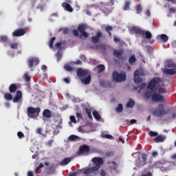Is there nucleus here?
<instances>
[{
	"label": "nucleus",
	"instance_id": "obj_1",
	"mask_svg": "<svg viewBox=\"0 0 176 176\" xmlns=\"http://www.w3.org/2000/svg\"><path fill=\"white\" fill-rule=\"evenodd\" d=\"M162 82H163V80L161 79L160 77H154L148 84V90H151V91H153V90H157L158 89V94L167 93L166 89L160 87V83H162Z\"/></svg>",
	"mask_w": 176,
	"mask_h": 176
},
{
	"label": "nucleus",
	"instance_id": "obj_2",
	"mask_svg": "<svg viewBox=\"0 0 176 176\" xmlns=\"http://www.w3.org/2000/svg\"><path fill=\"white\" fill-rule=\"evenodd\" d=\"M76 72L78 78L83 85H89L90 82H91V75L89 70L78 68Z\"/></svg>",
	"mask_w": 176,
	"mask_h": 176
},
{
	"label": "nucleus",
	"instance_id": "obj_3",
	"mask_svg": "<svg viewBox=\"0 0 176 176\" xmlns=\"http://www.w3.org/2000/svg\"><path fill=\"white\" fill-rule=\"evenodd\" d=\"M87 26L85 24H80L78 27V30H73V34L74 36L79 37L80 32V38H89V33L86 32V30Z\"/></svg>",
	"mask_w": 176,
	"mask_h": 176
},
{
	"label": "nucleus",
	"instance_id": "obj_4",
	"mask_svg": "<svg viewBox=\"0 0 176 176\" xmlns=\"http://www.w3.org/2000/svg\"><path fill=\"white\" fill-rule=\"evenodd\" d=\"M131 31L135 34H137L138 35H140V36L145 35L146 39H152V33H151L149 31L145 32L144 30L135 26L131 28Z\"/></svg>",
	"mask_w": 176,
	"mask_h": 176
},
{
	"label": "nucleus",
	"instance_id": "obj_5",
	"mask_svg": "<svg viewBox=\"0 0 176 176\" xmlns=\"http://www.w3.org/2000/svg\"><path fill=\"white\" fill-rule=\"evenodd\" d=\"M39 113H41V107H29L27 109L28 116L32 119H36L39 116Z\"/></svg>",
	"mask_w": 176,
	"mask_h": 176
},
{
	"label": "nucleus",
	"instance_id": "obj_6",
	"mask_svg": "<svg viewBox=\"0 0 176 176\" xmlns=\"http://www.w3.org/2000/svg\"><path fill=\"white\" fill-rule=\"evenodd\" d=\"M153 113L154 116H163V115H167L168 113V111L164 109V105L160 104L158 105V108L155 109L153 111Z\"/></svg>",
	"mask_w": 176,
	"mask_h": 176
},
{
	"label": "nucleus",
	"instance_id": "obj_7",
	"mask_svg": "<svg viewBox=\"0 0 176 176\" xmlns=\"http://www.w3.org/2000/svg\"><path fill=\"white\" fill-rule=\"evenodd\" d=\"M168 69H162V71L164 75H175L176 74V64L170 63L168 65Z\"/></svg>",
	"mask_w": 176,
	"mask_h": 176
},
{
	"label": "nucleus",
	"instance_id": "obj_8",
	"mask_svg": "<svg viewBox=\"0 0 176 176\" xmlns=\"http://www.w3.org/2000/svg\"><path fill=\"white\" fill-rule=\"evenodd\" d=\"M113 78L116 82H124L126 76V74L114 72H113Z\"/></svg>",
	"mask_w": 176,
	"mask_h": 176
},
{
	"label": "nucleus",
	"instance_id": "obj_9",
	"mask_svg": "<svg viewBox=\"0 0 176 176\" xmlns=\"http://www.w3.org/2000/svg\"><path fill=\"white\" fill-rule=\"evenodd\" d=\"M77 153L78 155H85V156H87V155L90 153V146L86 144L80 146Z\"/></svg>",
	"mask_w": 176,
	"mask_h": 176
},
{
	"label": "nucleus",
	"instance_id": "obj_10",
	"mask_svg": "<svg viewBox=\"0 0 176 176\" xmlns=\"http://www.w3.org/2000/svg\"><path fill=\"white\" fill-rule=\"evenodd\" d=\"M151 100L155 102H164L166 99H164V96L158 93H154L151 95Z\"/></svg>",
	"mask_w": 176,
	"mask_h": 176
},
{
	"label": "nucleus",
	"instance_id": "obj_11",
	"mask_svg": "<svg viewBox=\"0 0 176 176\" xmlns=\"http://www.w3.org/2000/svg\"><path fill=\"white\" fill-rule=\"evenodd\" d=\"M123 53H124L123 49H115L113 52V55L118 60H120V61H124V56H123Z\"/></svg>",
	"mask_w": 176,
	"mask_h": 176
},
{
	"label": "nucleus",
	"instance_id": "obj_12",
	"mask_svg": "<svg viewBox=\"0 0 176 176\" xmlns=\"http://www.w3.org/2000/svg\"><path fill=\"white\" fill-rule=\"evenodd\" d=\"M102 32L101 31H98L96 33V35L91 37L92 43H100L101 42V39H102Z\"/></svg>",
	"mask_w": 176,
	"mask_h": 176
},
{
	"label": "nucleus",
	"instance_id": "obj_13",
	"mask_svg": "<svg viewBox=\"0 0 176 176\" xmlns=\"http://www.w3.org/2000/svg\"><path fill=\"white\" fill-rule=\"evenodd\" d=\"M141 75H142V73L140 72L139 70H135L134 73V78L133 80L135 83L138 85L139 83H142V78H141Z\"/></svg>",
	"mask_w": 176,
	"mask_h": 176
},
{
	"label": "nucleus",
	"instance_id": "obj_14",
	"mask_svg": "<svg viewBox=\"0 0 176 176\" xmlns=\"http://www.w3.org/2000/svg\"><path fill=\"white\" fill-rule=\"evenodd\" d=\"M28 63L30 68H32V67H34V65H38V64H39V59H38L37 58H35V57L30 58L28 60Z\"/></svg>",
	"mask_w": 176,
	"mask_h": 176
},
{
	"label": "nucleus",
	"instance_id": "obj_15",
	"mask_svg": "<svg viewBox=\"0 0 176 176\" xmlns=\"http://www.w3.org/2000/svg\"><path fill=\"white\" fill-rule=\"evenodd\" d=\"M26 32L27 30L25 29H17L12 32V36H23V35H25Z\"/></svg>",
	"mask_w": 176,
	"mask_h": 176
},
{
	"label": "nucleus",
	"instance_id": "obj_16",
	"mask_svg": "<svg viewBox=\"0 0 176 176\" xmlns=\"http://www.w3.org/2000/svg\"><path fill=\"white\" fill-rule=\"evenodd\" d=\"M139 165L142 166L146 164V160H148V155L145 153H142V156L138 158Z\"/></svg>",
	"mask_w": 176,
	"mask_h": 176
},
{
	"label": "nucleus",
	"instance_id": "obj_17",
	"mask_svg": "<svg viewBox=\"0 0 176 176\" xmlns=\"http://www.w3.org/2000/svg\"><path fill=\"white\" fill-rule=\"evenodd\" d=\"M23 98V93L21 91H17L15 97L13 98V102H19Z\"/></svg>",
	"mask_w": 176,
	"mask_h": 176
},
{
	"label": "nucleus",
	"instance_id": "obj_18",
	"mask_svg": "<svg viewBox=\"0 0 176 176\" xmlns=\"http://www.w3.org/2000/svg\"><path fill=\"white\" fill-rule=\"evenodd\" d=\"M43 118H46L47 119L52 118V111L49 109H45L43 111Z\"/></svg>",
	"mask_w": 176,
	"mask_h": 176
},
{
	"label": "nucleus",
	"instance_id": "obj_19",
	"mask_svg": "<svg viewBox=\"0 0 176 176\" xmlns=\"http://www.w3.org/2000/svg\"><path fill=\"white\" fill-rule=\"evenodd\" d=\"M10 93H16L17 91V85L16 84H12L9 87Z\"/></svg>",
	"mask_w": 176,
	"mask_h": 176
},
{
	"label": "nucleus",
	"instance_id": "obj_20",
	"mask_svg": "<svg viewBox=\"0 0 176 176\" xmlns=\"http://www.w3.org/2000/svg\"><path fill=\"white\" fill-rule=\"evenodd\" d=\"M137 58H135V56L132 55L129 58V63L130 65H134V64L136 63Z\"/></svg>",
	"mask_w": 176,
	"mask_h": 176
},
{
	"label": "nucleus",
	"instance_id": "obj_21",
	"mask_svg": "<svg viewBox=\"0 0 176 176\" xmlns=\"http://www.w3.org/2000/svg\"><path fill=\"white\" fill-rule=\"evenodd\" d=\"M62 6L65 9L67 10V12L73 11L72 7H71V5H69L68 3H63Z\"/></svg>",
	"mask_w": 176,
	"mask_h": 176
},
{
	"label": "nucleus",
	"instance_id": "obj_22",
	"mask_svg": "<svg viewBox=\"0 0 176 176\" xmlns=\"http://www.w3.org/2000/svg\"><path fill=\"white\" fill-rule=\"evenodd\" d=\"M154 142H156L157 144L159 142H163L164 141V138L162 135H158L156 138L153 139Z\"/></svg>",
	"mask_w": 176,
	"mask_h": 176
},
{
	"label": "nucleus",
	"instance_id": "obj_23",
	"mask_svg": "<svg viewBox=\"0 0 176 176\" xmlns=\"http://www.w3.org/2000/svg\"><path fill=\"white\" fill-rule=\"evenodd\" d=\"M135 105V102L133 100V99H129V102L126 104V108H133Z\"/></svg>",
	"mask_w": 176,
	"mask_h": 176
},
{
	"label": "nucleus",
	"instance_id": "obj_24",
	"mask_svg": "<svg viewBox=\"0 0 176 176\" xmlns=\"http://www.w3.org/2000/svg\"><path fill=\"white\" fill-rule=\"evenodd\" d=\"M93 116L96 120H101V116L98 113V111L94 110L93 112Z\"/></svg>",
	"mask_w": 176,
	"mask_h": 176
},
{
	"label": "nucleus",
	"instance_id": "obj_25",
	"mask_svg": "<svg viewBox=\"0 0 176 176\" xmlns=\"http://www.w3.org/2000/svg\"><path fill=\"white\" fill-rule=\"evenodd\" d=\"M96 71H98V73L103 72V71H105V66L104 65H99L96 67Z\"/></svg>",
	"mask_w": 176,
	"mask_h": 176
},
{
	"label": "nucleus",
	"instance_id": "obj_26",
	"mask_svg": "<svg viewBox=\"0 0 176 176\" xmlns=\"http://www.w3.org/2000/svg\"><path fill=\"white\" fill-rule=\"evenodd\" d=\"M116 111L118 113H122L123 112V104H118V107L116 108Z\"/></svg>",
	"mask_w": 176,
	"mask_h": 176
},
{
	"label": "nucleus",
	"instance_id": "obj_27",
	"mask_svg": "<svg viewBox=\"0 0 176 176\" xmlns=\"http://www.w3.org/2000/svg\"><path fill=\"white\" fill-rule=\"evenodd\" d=\"M71 158H65L60 162V166H67L68 163H70Z\"/></svg>",
	"mask_w": 176,
	"mask_h": 176
},
{
	"label": "nucleus",
	"instance_id": "obj_28",
	"mask_svg": "<svg viewBox=\"0 0 176 176\" xmlns=\"http://www.w3.org/2000/svg\"><path fill=\"white\" fill-rule=\"evenodd\" d=\"M113 28H112V26H106L105 28V31L106 32H107V34H109V36H112V33L111 32V31H113Z\"/></svg>",
	"mask_w": 176,
	"mask_h": 176
},
{
	"label": "nucleus",
	"instance_id": "obj_29",
	"mask_svg": "<svg viewBox=\"0 0 176 176\" xmlns=\"http://www.w3.org/2000/svg\"><path fill=\"white\" fill-rule=\"evenodd\" d=\"M160 38L162 41H163V42H167V41H168V36H167V34H162L161 35H160Z\"/></svg>",
	"mask_w": 176,
	"mask_h": 176
},
{
	"label": "nucleus",
	"instance_id": "obj_30",
	"mask_svg": "<svg viewBox=\"0 0 176 176\" xmlns=\"http://www.w3.org/2000/svg\"><path fill=\"white\" fill-rule=\"evenodd\" d=\"M109 164H111L110 166V169L111 170H116V168H118V164H116V162H109Z\"/></svg>",
	"mask_w": 176,
	"mask_h": 176
},
{
	"label": "nucleus",
	"instance_id": "obj_31",
	"mask_svg": "<svg viewBox=\"0 0 176 176\" xmlns=\"http://www.w3.org/2000/svg\"><path fill=\"white\" fill-rule=\"evenodd\" d=\"M4 98L5 100H7L8 101H10L13 100V97L12 96V94L9 93H6L4 94Z\"/></svg>",
	"mask_w": 176,
	"mask_h": 176
},
{
	"label": "nucleus",
	"instance_id": "obj_32",
	"mask_svg": "<svg viewBox=\"0 0 176 176\" xmlns=\"http://www.w3.org/2000/svg\"><path fill=\"white\" fill-rule=\"evenodd\" d=\"M130 10V1H126L123 6V10Z\"/></svg>",
	"mask_w": 176,
	"mask_h": 176
},
{
	"label": "nucleus",
	"instance_id": "obj_33",
	"mask_svg": "<svg viewBox=\"0 0 176 176\" xmlns=\"http://www.w3.org/2000/svg\"><path fill=\"white\" fill-rule=\"evenodd\" d=\"M54 41H56V37H52L50 42H49V46L50 49H53V43H54Z\"/></svg>",
	"mask_w": 176,
	"mask_h": 176
},
{
	"label": "nucleus",
	"instance_id": "obj_34",
	"mask_svg": "<svg viewBox=\"0 0 176 176\" xmlns=\"http://www.w3.org/2000/svg\"><path fill=\"white\" fill-rule=\"evenodd\" d=\"M160 164H162V162H160V161L155 162L153 164V167L154 168H159V167H160Z\"/></svg>",
	"mask_w": 176,
	"mask_h": 176
},
{
	"label": "nucleus",
	"instance_id": "obj_35",
	"mask_svg": "<svg viewBox=\"0 0 176 176\" xmlns=\"http://www.w3.org/2000/svg\"><path fill=\"white\" fill-rule=\"evenodd\" d=\"M136 12H137L138 14H140V13H141V12H142V7H141L140 4H138L136 6Z\"/></svg>",
	"mask_w": 176,
	"mask_h": 176
},
{
	"label": "nucleus",
	"instance_id": "obj_36",
	"mask_svg": "<svg viewBox=\"0 0 176 176\" xmlns=\"http://www.w3.org/2000/svg\"><path fill=\"white\" fill-rule=\"evenodd\" d=\"M78 138H79V137H78L77 135H71L69 137V140L70 141H75L76 140H78Z\"/></svg>",
	"mask_w": 176,
	"mask_h": 176
},
{
	"label": "nucleus",
	"instance_id": "obj_37",
	"mask_svg": "<svg viewBox=\"0 0 176 176\" xmlns=\"http://www.w3.org/2000/svg\"><path fill=\"white\" fill-rule=\"evenodd\" d=\"M0 42H8V36H0Z\"/></svg>",
	"mask_w": 176,
	"mask_h": 176
},
{
	"label": "nucleus",
	"instance_id": "obj_38",
	"mask_svg": "<svg viewBox=\"0 0 176 176\" xmlns=\"http://www.w3.org/2000/svg\"><path fill=\"white\" fill-rule=\"evenodd\" d=\"M11 49H15V50L19 49V43H13L11 45Z\"/></svg>",
	"mask_w": 176,
	"mask_h": 176
},
{
	"label": "nucleus",
	"instance_id": "obj_39",
	"mask_svg": "<svg viewBox=\"0 0 176 176\" xmlns=\"http://www.w3.org/2000/svg\"><path fill=\"white\" fill-rule=\"evenodd\" d=\"M148 134H149L150 137H156L158 135L157 132H155V131H151Z\"/></svg>",
	"mask_w": 176,
	"mask_h": 176
},
{
	"label": "nucleus",
	"instance_id": "obj_40",
	"mask_svg": "<svg viewBox=\"0 0 176 176\" xmlns=\"http://www.w3.org/2000/svg\"><path fill=\"white\" fill-rule=\"evenodd\" d=\"M103 137L104 138H107V140H112V138H113V136H112L111 135H109V134H104Z\"/></svg>",
	"mask_w": 176,
	"mask_h": 176
},
{
	"label": "nucleus",
	"instance_id": "obj_41",
	"mask_svg": "<svg viewBox=\"0 0 176 176\" xmlns=\"http://www.w3.org/2000/svg\"><path fill=\"white\" fill-rule=\"evenodd\" d=\"M65 71H69V72H71L73 71L74 69L71 66L67 65V66H65Z\"/></svg>",
	"mask_w": 176,
	"mask_h": 176
},
{
	"label": "nucleus",
	"instance_id": "obj_42",
	"mask_svg": "<svg viewBox=\"0 0 176 176\" xmlns=\"http://www.w3.org/2000/svg\"><path fill=\"white\" fill-rule=\"evenodd\" d=\"M76 118L78 119V120H82V119H83V117L82 116V113H76Z\"/></svg>",
	"mask_w": 176,
	"mask_h": 176
},
{
	"label": "nucleus",
	"instance_id": "obj_43",
	"mask_svg": "<svg viewBox=\"0 0 176 176\" xmlns=\"http://www.w3.org/2000/svg\"><path fill=\"white\" fill-rule=\"evenodd\" d=\"M24 79L26 80V82H30V80H31V78L27 74L24 75Z\"/></svg>",
	"mask_w": 176,
	"mask_h": 176
},
{
	"label": "nucleus",
	"instance_id": "obj_44",
	"mask_svg": "<svg viewBox=\"0 0 176 176\" xmlns=\"http://www.w3.org/2000/svg\"><path fill=\"white\" fill-rule=\"evenodd\" d=\"M70 121L72 122V123H76V118H75V116H70Z\"/></svg>",
	"mask_w": 176,
	"mask_h": 176
},
{
	"label": "nucleus",
	"instance_id": "obj_45",
	"mask_svg": "<svg viewBox=\"0 0 176 176\" xmlns=\"http://www.w3.org/2000/svg\"><path fill=\"white\" fill-rule=\"evenodd\" d=\"M17 135H18L19 138H24V133H23V132H21V131H19L17 133Z\"/></svg>",
	"mask_w": 176,
	"mask_h": 176
},
{
	"label": "nucleus",
	"instance_id": "obj_46",
	"mask_svg": "<svg viewBox=\"0 0 176 176\" xmlns=\"http://www.w3.org/2000/svg\"><path fill=\"white\" fill-rule=\"evenodd\" d=\"M145 86H146V84L145 82H143L139 85V89H140V90H142V89H144V87H145Z\"/></svg>",
	"mask_w": 176,
	"mask_h": 176
},
{
	"label": "nucleus",
	"instance_id": "obj_47",
	"mask_svg": "<svg viewBox=\"0 0 176 176\" xmlns=\"http://www.w3.org/2000/svg\"><path fill=\"white\" fill-rule=\"evenodd\" d=\"M85 113H87V115H89L90 113H91V109L89 108H85Z\"/></svg>",
	"mask_w": 176,
	"mask_h": 176
},
{
	"label": "nucleus",
	"instance_id": "obj_48",
	"mask_svg": "<svg viewBox=\"0 0 176 176\" xmlns=\"http://www.w3.org/2000/svg\"><path fill=\"white\" fill-rule=\"evenodd\" d=\"M47 173H48V174H53V173H54V170L53 168H52L51 167H50L47 170Z\"/></svg>",
	"mask_w": 176,
	"mask_h": 176
},
{
	"label": "nucleus",
	"instance_id": "obj_49",
	"mask_svg": "<svg viewBox=\"0 0 176 176\" xmlns=\"http://www.w3.org/2000/svg\"><path fill=\"white\" fill-rule=\"evenodd\" d=\"M113 41L116 43H120V39L118 37H114Z\"/></svg>",
	"mask_w": 176,
	"mask_h": 176
},
{
	"label": "nucleus",
	"instance_id": "obj_50",
	"mask_svg": "<svg viewBox=\"0 0 176 176\" xmlns=\"http://www.w3.org/2000/svg\"><path fill=\"white\" fill-rule=\"evenodd\" d=\"M55 47H56L58 49H60L61 48V43L58 42L55 44Z\"/></svg>",
	"mask_w": 176,
	"mask_h": 176
},
{
	"label": "nucleus",
	"instance_id": "obj_51",
	"mask_svg": "<svg viewBox=\"0 0 176 176\" xmlns=\"http://www.w3.org/2000/svg\"><path fill=\"white\" fill-rule=\"evenodd\" d=\"M106 175H107V173L105 172V170H104V169H102L100 173V176H106Z\"/></svg>",
	"mask_w": 176,
	"mask_h": 176
},
{
	"label": "nucleus",
	"instance_id": "obj_52",
	"mask_svg": "<svg viewBox=\"0 0 176 176\" xmlns=\"http://www.w3.org/2000/svg\"><path fill=\"white\" fill-rule=\"evenodd\" d=\"M153 157H156V156H157L158 153L157 151H153L151 153Z\"/></svg>",
	"mask_w": 176,
	"mask_h": 176
},
{
	"label": "nucleus",
	"instance_id": "obj_53",
	"mask_svg": "<svg viewBox=\"0 0 176 176\" xmlns=\"http://www.w3.org/2000/svg\"><path fill=\"white\" fill-rule=\"evenodd\" d=\"M56 57H57L58 61L60 60L61 59V54L57 53Z\"/></svg>",
	"mask_w": 176,
	"mask_h": 176
},
{
	"label": "nucleus",
	"instance_id": "obj_54",
	"mask_svg": "<svg viewBox=\"0 0 176 176\" xmlns=\"http://www.w3.org/2000/svg\"><path fill=\"white\" fill-rule=\"evenodd\" d=\"M118 140L120 142H122V144H124V139H123L122 137H120Z\"/></svg>",
	"mask_w": 176,
	"mask_h": 176
},
{
	"label": "nucleus",
	"instance_id": "obj_55",
	"mask_svg": "<svg viewBox=\"0 0 176 176\" xmlns=\"http://www.w3.org/2000/svg\"><path fill=\"white\" fill-rule=\"evenodd\" d=\"M41 69H43V71H46V69H47V66L45 65H42Z\"/></svg>",
	"mask_w": 176,
	"mask_h": 176
},
{
	"label": "nucleus",
	"instance_id": "obj_56",
	"mask_svg": "<svg viewBox=\"0 0 176 176\" xmlns=\"http://www.w3.org/2000/svg\"><path fill=\"white\" fill-rule=\"evenodd\" d=\"M69 31V30H68V28H65L63 30V34H68Z\"/></svg>",
	"mask_w": 176,
	"mask_h": 176
},
{
	"label": "nucleus",
	"instance_id": "obj_57",
	"mask_svg": "<svg viewBox=\"0 0 176 176\" xmlns=\"http://www.w3.org/2000/svg\"><path fill=\"white\" fill-rule=\"evenodd\" d=\"M36 133L38 134H42V129L41 128L37 129Z\"/></svg>",
	"mask_w": 176,
	"mask_h": 176
},
{
	"label": "nucleus",
	"instance_id": "obj_58",
	"mask_svg": "<svg viewBox=\"0 0 176 176\" xmlns=\"http://www.w3.org/2000/svg\"><path fill=\"white\" fill-rule=\"evenodd\" d=\"M144 97H147V98H149V97H151L149 92L144 93Z\"/></svg>",
	"mask_w": 176,
	"mask_h": 176
},
{
	"label": "nucleus",
	"instance_id": "obj_59",
	"mask_svg": "<svg viewBox=\"0 0 176 176\" xmlns=\"http://www.w3.org/2000/svg\"><path fill=\"white\" fill-rule=\"evenodd\" d=\"M107 156H113V152H108L106 153Z\"/></svg>",
	"mask_w": 176,
	"mask_h": 176
},
{
	"label": "nucleus",
	"instance_id": "obj_60",
	"mask_svg": "<svg viewBox=\"0 0 176 176\" xmlns=\"http://www.w3.org/2000/svg\"><path fill=\"white\" fill-rule=\"evenodd\" d=\"M164 153H166V151H164V149L161 148V150H160V155H164Z\"/></svg>",
	"mask_w": 176,
	"mask_h": 176
},
{
	"label": "nucleus",
	"instance_id": "obj_61",
	"mask_svg": "<svg viewBox=\"0 0 176 176\" xmlns=\"http://www.w3.org/2000/svg\"><path fill=\"white\" fill-rule=\"evenodd\" d=\"M130 123H131V124H134L137 123V120H134V119L131 120Z\"/></svg>",
	"mask_w": 176,
	"mask_h": 176
},
{
	"label": "nucleus",
	"instance_id": "obj_62",
	"mask_svg": "<svg viewBox=\"0 0 176 176\" xmlns=\"http://www.w3.org/2000/svg\"><path fill=\"white\" fill-rule=\"evenodd\" d=\"M63 80L65 83H69V78H65L63 79Z\"/></svg>",
	"mask_w": 176,
	"mask_h": 176
},
{
	"label": "nucleus",
	"instance_id": "obj_63",
	"mask_svg": "<svg viewBox=\"0 0 176 176\" xmlns=\"http://www.w3.org/2000/svg\"><path fill=\"white\" fill-rule=\"evenodd\" d=\"M28 176H34V173H32V171H29V172L28 173Z\"/></svg>",
	"mask_w": 176,
	"mask_h": 176
},
{
	"label": "nucleus",
	"instance_id": "obj_64",
	"mask_svg": "<svg viewBox=\"0 0 176 176\" xmlns=\"http://www.w3.org/2000/svg\"><path fill=\"white\" fill-rule=\"evenodd\" d=\"M171 158L173 159V160H176V154H174L171 156Z\"/></svg>",
	"mask_w": 176,
	"mask_h": 176
}]
</instances>
